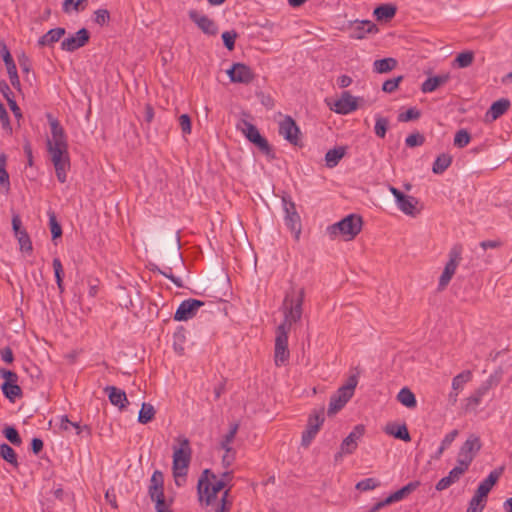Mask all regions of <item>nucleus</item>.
Masks as SVG:
<instances>
[{
  "instance_id": "f257e3e1",
  "label": "nucleus",
  "mask_w": 512,
  "mask_h": 512,
  "mask_svg": "<svg viewBox=\"0 0 512 512\" xmlns=\"http://www.w3.org/2000/svg\"><path fill=\"white\" fill-rule=\"evenodd\" d=\"M51 129V137L47 139V151L50 160L55 168V173L60 183L67 180V172L70 170V156L68 152V141L64 128L60 122L48 115Z\"/></svg>"
},
{
  "instance_id": "f03ea898",
  "label": "nucleus",
  "mask_w": 512,
  "mask_h": 512,
  "mask_svg": "<svg viewBox=\"0 0 512 512\" xmlns=\"http://www.w3.org/2000/svg\"><path fill=\"white\" fill-rule=\"evenodd\" d=\"M51 129V137L47 139V151L50 160L55 168V173L60 183L67 180V172L70 170V156L68 152V141L64 128L60 122L48 115Z\"/></svg>"
},
{
  "instance_id": "7ed1b4c3",
  "label": "nucleus",
  "mask_w": 512,
  "mask_h": 512,
  "mask_svg": "<svg viewBox=\"0 0 512 512\" xmlns=\"http://www.w3.org/2000/svg\"><path fill=\"white\" fill-rule=\"evenodd\" d=\"M304 298V288H291V290L286 293L282 304L284 321L279 325L284 326L285 331L289 332L291 325L301 320Z\"/></svg>"
},
{
  "instance_id": "20e7f679",
  "label": "nucleus",
  "mask_w": 512,
  "mask_h": 512,
  "mask_svg": "<svg viewBox=\"0 0 512 512\" xmlns=\"http://www.w3.org/2000/svg\"><path fill=\"white\" fill-rule=\"evenodd\" d=\"M222 490L225 491V483L218 481L217 475L209 469H205L197 485L199 500L206 505H212L216 500L217 494Z\"/></svg>"
},
{
  "instance_id": "39448f33",
  "label": "nucleus",
  "mask_w": 512,
  "mask_h": 512,
  "mask_svg": "<svg viewBox=\"0 0 512 512\" xmlns=\"http://www.w3.org/2000/svg\"><path fill=\"white\" fill-rule=\"evenodd\" d=\"M178 441L179 447H174L172 470L175 483L180 486L179 478L187 475L192 450L187 438H179Z\"/></svg>"
},
{
  "instance_id": "423d86ee",
  "label": "nucleus",
  "mask_w": 512,
  "mask_h": 512,
  "mask_svg": "<svg viewBox=\"0 0 512 512\" xmlns=\"http://www.w3.org/2000/svg\"><path fill=\"white\" fill-rule=\"evenodd\" d=\"M362 224L361 216L350 214L341 221L329 226L327 231L332 238L342 235L345 241H350L361 232Z\"/></svg>"
},
{
  "instance_id": "0eeeda50",
  "label": "nucleus",
  "mask_w": 512,
  "mask_h": 512,
  "mask_svg": "<svg viewBox=\"0 0 512 512\" xmlns=\"http://www.w3.org/2000/svg\"><path fill=\"white\" fill-rule=\"evenodd\" d=\"M237 129L240 130L245 137L253 143L257 148L268 158L274 159L275 154L267 139L263 137L257 127L247 120H241L237 124Z\"/></svg>"
},
{
  "instance_id": "6e6552de",
  "label": "nucleus",
  "mask_w": 512,
  "mask_h": 512,
  "mask_svg": "<svg viewBox=\"0 0 512 512\" xmlns=\"http://www.w3.org/2000/svg\"><path fill=\"white\" fill-rule=\"evenodd\" d=\"M356 386L357 378L355 376L349 377L347 383L341 386L336 393L331 396L327 411L328 415L336 414L346 405L352 398Z\"/></svg>"
},
{
  "instance_id": "1a4fd4ad",
  "label": "nucleus",
  "mask_w": 512,
  "mask_h": 512,
  "mask_svg": "<svg viewBox=\"0 0 512 512\" xmlns=\"http://www.w3.org/2000/svg\"><path fill=\"white\" fill-rule=\"evenodd\" d=\"M462 246L459 244L454 245L449 251V260L446 263L444 270L439 278L438 291H443L451 281L456 269L462 259Z\"/></svg>"
},
{
  "instance_id": "9d476101",
  "label": "nucleus",
  "mask_w": 512,
  "mask_h": 512,
  "mask_svg": "<svg viewBox=\"0 0 512 512\" xmlns=\"http://www.w3.org/2000/svg\"><path fill=\"white\" fill-rule=\"evenodd\" d=\"M324 409L321 408L319 410H315L308 418L306 429L302 433L301 445L303 447H308L318 431L320 430L322 424L324 423Z\"/></svg>"
},
{
  "instance_id": "9b49d317",
  "label": "nucleus",
  "mask_w": 512,
  "mask_h": 512,
  "mask_svg": "<svg viewBox=\"0 0 512 512\" xmlns=\"http://www.w3.org/2000/svg\"><path fill=\"white\" fill-rule=\"evenodd\" d=\"M288 333L284 326H278L276 330L274 361L276 366L284 365L289 360Z\"/></svg>"
},
{
  "instance_id": "f8f14e48",
  "label": "nucleus",
  "mask_w": 512,
  "mask_h": 512,
  "mask_svg": "<svg viewBox=\"0 0 512 512\" xmlns=\"http://www.w3.org/2000/svg\"><path fill=\"white\" fill-rule=\"evenodd\" d=\"M365 427L361 424L356 425L349 435L342 441L340 451L335 455V461H338L342 455L352 454L358 447V441L363 437Z\"/></svg>"
},
{
  "instance_id": "ddd939ff",
  "label": "nucleus",
  "mask_w": 512,
  "mask_h": 512,
  "mask_svg": "<svg viewBox=\"0 0 512 512\" xmlns=\"http://www.w3.org/2000/svg\"><path fill=\"white\" fill-rule=\"evenodd\" d=\"M283 208L285 212V222L287 227L295 233L296 239L299 238L301 232V221L300 216L296 211L295 203L290 197H282Z\"/></svg>"
},
{
  "instance_id": "4468645a",
  "label": "nucleus",
  "mask_w": 512,
  "mask_h": 512,
  "mask_svg": "<svg viewBox=\"0 0 512 512\" xmlns=\"http://www.w3.org/2000/svg\"><path fill=\"white\" fill-rule=\"evenodd\" d=\"M278 132L291 144L298 145L300 141V129L291 116H285L284 119L279 122Z\"/></svg>"
},
{
  "instance_id": "2eb2a0df",
  "label": "nucleus",
  "mask_w": 512,
  "mask_h": 512,
  "mask_svg": "<svg viewBox=\"0 0 512 512\" xmlns=\"http://www.w3.org/2000/svg\"><path fill=\"white\" fill-rule=\"evenodd\" d=\"M227 74L234 83L249 84L255 78L252 69L243 63H234L232 67L227 70Z\"/></svg>"
},
{
  "instance_id": "dca6fc26",
  "label": "nucleus",
  "mask_w": 512,
  "mask_h": 512,
  "mask_svg": "<svg viewBox=\"0 0 512 512\" xmlns=\"http://www.w3.org/2000/svg\"><path fill=\"white\" fill-rule=\"evenodd\" d=\"M203 305L204 303L197 299L184 300L178 306L174 314V319L176 321H187L193 318L196 315L198 309Z\"/></svg>"
},
{
  "instance_id": "f3484780",
  "label": "nucleus",
  "mask_w": 512,
  "mask_h": 512,
  "mask_svg": "<svg viewBox=\"0 0 512 512\" xmlns=\"http://www.w3.org/2000/svg\"><path fill=\"white\" fill-rule=\"evenodd\" d=\"M90 38V34L86 28H81L74 35L69 36L61 42V49L67 52H74L75 50L85 46Z\"/></svg>"
},
{
  "instance_id": "a211bd4d",
  "label": "nucleus",
  "mask_w": 512,
  "mask_h": 512,
  "mask_svg": "<svg viewBox=\"0 0 512 512\" xmlns=\"http://www.w3.org/2000/svg\"><path fill=\"white\" fill-rule=\"evenodd\" d=\"M357 98L352 96L350 92L344 91L341 94V97L335 101L333 106H330V109L333 110L337 114L347 115L358 108Z\"/></svg>"
},
{
  "instance_id": "6ab92c4d",
  "label": "nucleus",
  "mask_w": 512,
  "mask_h": 512,
  "mask_svg": "<svg viewBox=\"0 0 512 512\" xmlns=\"http://www.w3.org/2000/svg\"><path fill=\"white\" fill-rule=\"evenodd\" d=\"M420 486L419 481H412L409 482L407 485L403 486L401 489L397 490L396 492L390 494L386 499L377 502L375 510H380L383 507L392 504L394 502L401 501L405 497H407L410 493L415 491Z\"/></svg>"
},
{
  "instance_id": "aec40b11",
  "label": "nucleus",
  "mask_w": 512,
  "mask_h": 512,
  "mask_svg": "<svg viewBox=\"0 0 512 512\" xmlns=\"http://www.w3.org/2000/svg\"><path fill=\"white\" fill-rule=\"evenodd\" d=\"M189 18L192 22H194L200 30H202L205 34L215 35L218 32V27L216 23L207 17L206 15L200 13L197 10H190L188 12Z\"/></svg>"
},
{
  "instance_id": "412c9836",
  "label": "nucleus",
  "mask_w": 512,
  "mask_h": 512,
  "mask_svg": "<svg viewBox=\"0 0 512 512\" xmlns=\"http://www.w3.org/2000/svg\"><path fill=\"white\" fill-rule=\"evenodd\" d=\"M378 27L370 20L357 21L351 27V37L363 39L368 33H377Z\"/></svg>"
},
{
  "instance_id": "4be33fe9",
  "label": "nucleus",
  "mask_w": 512,
  "mask_h": 512,
  "mask_svg": "<svg viewBox=\"0 0 512 512\" xmlns=\"http://www.w3.org/2000/svg\"><path fill=\"white\" fill-rule=\"evenodd\" d=\"M104 391L107 393L109 401L112 405L117 406L119 409H124L128 405V399L125 391L115 387L107 386Z\"/></svg>"
},
{
  "instance_id": "5701e85b",
  "label": "nucleus",
  "mask_w": 512,
  "mask_h": 512,
  "mask_svg": "<svg viewBox=\"0 0 512 512\" xmlns=\"http://www.w3.org/2000/svg\"><path fill=\"white\" fill-rule=\"evenodd\" d=\"M504 469L505 467L501 466L491 471L489 475L482 482H480L476 490L488 496L493 486L498 482L499 478L502 476Z\"/></svg>"
},
{
  "instance_id": "b1692460",
  "label": "nucleus",
  "mask_w": 512,
  "mask_h": 512,
  "mask_svg": "<svg viewBox=\"0 0 512 512\" xmlns=\"http://www.w3.org/2000/svg\"><path fill=\"white\" fill-rule=\"evenodd\" d=\"M419 201L414 196L403 195L398 201V208L406 215L415 217L420 213V210L417 209Z\"/></svg>"
},
{
  "instance_id": "393cba45",
  "label": "nucleus",
  "mask_w": 512,
  "mask_h": 512,
  "mask_svg": "<svg viewBox=\"0 0 512 512\" xmlns=\"http://www.w3.org/2000/svg\"><path fill=\"white\" fill-rule=\"evenodd\" d=\"M450 79L449 74H442L426 79L421 85V91L423 93H430L435 91L441 85L446 84Z\"/></svg>"
},
{
  "instance_id": "a878e982",
  "label": "nucleus",
  "mask_w": 512,
  "mask_h": 512,
  "mask_svg": "<svg viewBox=\"0 0 512 512\" xmlns=\"http://www.w3.org/2000/svg\"><path fill=\"white\" fill-rule=\"evenodd\" d=\"M510 107V101L508 99L502 98L495 101L489 108L486 113V117L491 120H496L500 116H502Z\"/></svg>"
},
{
  "instance_id": "bb28decb",
  "label": "nucleus",
  "mask_w": 512,
  "mask_h": 512,
  "mask_svg": "<svg viewBox=\"0 0 512 512\" xmlns=\"http://www.w3.org/2000/svg\"><path fill=\"white\" fill-rule=\"evenodd\" d=\"M397 12V7L394 4H381L374 9V16L378 21H390Z\"/></svg>"
},
{
  "instance_id": "cd10ccee",
  "label": "nucleus",
  "mask_w": 512,
  "mask_h": 512,
  "mask_svg": "<svg viewBox=\"0 0 512 512\" xmlns=\"http://www.w3.org/2000/svg\"><path fill=\"white\" fill-rule=\"evenodd\" d=\"M66 33V30L64 28L58 27L49 30L46 34H44L42 37L38 40L39 46H50L56 42H58L62 36H64Z\"/></svg>"
},
{
  "instance_id": "c85d7f7f",
  "label": "nucleus",
  "mask_w": 512,
  "mask_h": 512,
  "mask_svg": "<svg viewBox=\"0 0 512 512\" xmlns=\"http://www.w3.org/2000/svg\"><path fill=\"white\" fill-rule=\"evenodd\" d=\"M481 447L482 443L480 437L475 434H471L462 444L460 449L475 458L477 453L481 450Z\"/></svg>"
},
{
  "instance_id": "c756f323",
  "label": "nucleus",
  "mask_w": 512,
  "mask_h": 512,
  "mask_svg": "<svg viewBox=\"0 0 512 512\" xmlns=\"http://www.w3.org/2000/svg\"><path fill=\"white\" fill-rule=\"evenodd\" d=\"M346 148L343 146H338L333 149H330L325 154V162L328 168H333L338 165L340 160L345 156Z\"/></svg>"
},
{
  "instance_id": "7c9ffc66",
  "label": "nucleus",
  "mask_w": 512,
  "mask_h": 512,
  "mask_svg": "<svg viewBox=\"0 0 512 512\" xmlns=\"http://www.w3.org/2000/svg\"><path fill=\"white\" fill-rule=\"evenodd\" d=\"M385 432L388 435L394 436L395 438L403 440L405 442H409L411 440L409 431H408L407 426L405 424H402V425H396V424L387 425L386 428H385Z\"/></svg>"
},
{
  "instance_id": "2f4dec72",
  "label": "nucleus",
  "mask_w": 512,
  "mask_h": 512,
  "mask_svg": "<svg viewBox=\"0 0 512 512\" xmlns=\"http://www.w3.org/2000/svg\"><path fill=\"white\" fill-rule=\"evenodd\" d=\"M397 66V60L391 57L374 61L373 70L377 73H388Z\"/></svg>"
},
{
  "instance_id": "473e14b6",
  "label": "nucleus",
  "mask_w": 512,
  "mask_h": 512,
  "mask_svg": "<svg viewBox=\"0 0 512 512\" xmlns=\"http://www.w3.org/2000/svg\"><path fill=\"white\" fill-rule=\"evenodd\" d=\"M397 400L407 408H415L417 405L414 393L407 387L402 388L397 394Z\"/></svg>"
},
{
  "instance_id": "72a5a7b5",
  "label": "nucleus",
  "mask_w": 512,
  "mask_h": 512,
  "mask_svg": "<svg viewBox=\"0 0 512 512\" xmlns=\"http://www.w3.org/2000/svg\"><path fill=\"white\" fill-rule=\"evenodd\" d=\"M460 478H461V476L459 475V471L452 469V470H450V472L447 476L441 478L437 482L435 488L437 491H443V490L449 488L452 484L459 481Z\"/></svg>"
},
{
  "instance_id": "f704fd0d",
  "label": "nucleus",
  "mask_w": 512,
  "mask_h": 512,
  "mask_svg": "<svg viewBox=\"0 0 512 512\" xmlns=\"http://www.w3.org/2000/svg\"><path fill=\"white\" fill-rule=\"evenodd\" d=\"M452 163V157L449 154L439 155L433 163L432 171L435 174H442Z\"/></svg>"
},
{
  "instance_id": "c9c22d12",
  "label": "nucleus",
  "mask_w": 512,
  "mask_h": 512,
  "mask_svg": "<svg viewBox=\"0 0 512 512\" xmlns=\"http://www.w3.org/2000/svg\"><path fill=\"white\" fill-rule=\"evenodd\" d=\"M155 409L150 403H143L138 415V422L141 424H147L151 422L155 417Z\"/></svg>"
},
{
  "instance_id": "e433bc0d",
  "label": "nucleus",
  "mask_w": 512,
  "mask_h": 512,
  "mask_svg": "<svg viewBox=\"0 0 512 512\" xmlns=\"http://www.w3.org/2000/svg\"><path fill=\"white\" fill-rule=\"evenodd\" d=\"M0 457L13 465L18 466L17 454L14 449L6 443L0 445Z\"/></svg>"
},
{
  "instance_id": "4c0bfd02",
  "label": "nucleus",
  "mask_w": 512,
  "mask_h": 512,
  "mask_svg": "<svg viewBox=\"0 0 512 512\" xmlns=\"http://www.w3.org/2000/svg\"><path fill=\"white\" fill-rule=\"evenodd\" d=\"M389 127V120L379 114L375 115L374 132L377 137L384 138Z\"/></svg>"
},
{
  "instance_id": "58836bf2",
  "label": "nucleus",
  "mask_w": 512,
  "mask_h": 512,
  "mask_svg": "<svg viewBox=\"0 0 512 512\" xmlns=\"http://www.w3.org/2000/svg\"><path fill=\"white\" fill-rule=\"evenodd\" d=\"M474 61V52L473 51H465L459 53L454 59V65L458 68H467L472 65Z\"/></svg>"
},
{
  "instance_id": "ea45409f",
  "label": "nucleus",
  "mask_w": 512,
  "mask_h": 512,
  "mask_svg": "<svg viewBox=\"0 0 512 512\" xmlns=\"http://www.w3.org/2000/svg\"><path fill=\"white\" fill-rule=\"evenodd\" d=\"M52 265H53V269H54L57 287H58L60 293H63L64 292V285H63L64 271H63L62 263L59 258H54Z\"/></svg>"
},
{
  "instance_id": "a19ab883",
  "label": "nucleus",
  "mask_w": 512,
  "mask_h": 512,
  "mask_svg": "<svg viewBox=\"0 0 512 512\" xmlns=\"http://www.w3.org/2000/svg\"><path fill=\"white\" fill-rule=\"evenodd\" d=\"M3 394L10 400L21 396V388L16 383L4 382L1 386Z\"/></svg>"
},
{
  "instance_id": "79ce46f5",
  "label": "nucleus",
  "mask_w": 512,
  "mask_h": 512,
  "mask_svg": "<svg viewBox=\"0 0 512 512\" xmlns=\"http://www.w3.org/2000/svg\"><path fill=\"white\" fill-rule=\"evenodd\" d=\"M472 378V373L469 370L463 371L456 375L452 380V389L454 391L461 390L465 383L469 382Z\"/></svg>"
},
{
  "instance_id": "37998d69",
  "label": "nucleus",
  "mask_w": 512,
  "mask_h": 512,
  "mask_svg": "<svg viewBox=\"0 0 512 512\" xmlns=\"http://www.w3.org/2000/svg\"><path fill=\"white\" fill-rule=\"evenodd\" d=\"M459 432L457 429L452 430L450 433H448L444 439L441 442L440 447L438 448L435 459H439L443 452L452 444V442L455 440V438L458 436Z\"/></svg>"
},
{
  "instance_id": "c03bdc74",
  "label": "nucleus",
  "mask_w": 512,
  "mask_h": 512,
  "mask_svg": "<svg viewBox=\"0 0 512 512\" xmlns=\"http://www.w3.org/2000/svg\"><path fill=\"white\" fill-rule=\"evenodd\" d=\"M238 424H234L231 426L229 432L224 436L223 440L220 443V446L225 452H231L233 449L230 444L233 442L235 435L238 431Z\"/></svg>"
},
{
  "instance_id": "a18cd8bd",
  "label": "nucleus",
  "mask_w": 512,
  "mask_h": 512,
  "mask_svg": "<svg viewBox=\"0 0 512 512\" xmlns=\"http://www.w3.org/2000/svg\"><path fill=\"white\" fill-rule=\"evenodd\" d=\"M87 1L88 0H64L63 11L65 13H70L72 9L77 12L83 11L86 7Z\"/></svg>"
},
{
  "instance_id": "49530a36",
  "label": "nucleus",
  "mask_w": 512,
  "mask_h": 512,
  "mask_svg": "<svg viewBox=\"0 0 512 512\" xmlns=\"http://www.w3.org/2000/svg\"><path fill=\"white\" fill-rule=\"evenodd\" d=\"M48 217L52 239L55 240L62 236V228L59 222L57 221V217L54 212H49Z\"/></svg>"
},
{
  "instance_id": "de8ad7c7",
  "label": "nucleus",
  "mask_w": 512,
  "mask_h": 512,
  "mask_svg": "<svg viewBox=\"0 0 512 512\" xmlns=\"http://www.w3.org/2000/svg\"><path fill=\"white\" fill-rule=\"evenodd\" d=\"M230 488L223 491L220 502L215 512H229L232 507V499L229 498Z\"/></svg>"
},
{
  "instance_id": "09e8293b",
  "label": "nucleus",
  "mask_w": 512,
  "mask_h": 512,
  "mask_svg": "<svg viewBox=\"0 0 512 512\" xmlns=\"http://www.w3.org/2000/svg\"><path fill=\"white\" fill-rule=\"evenodd\" d=\"M3 434L6 439L15 446H20L22 443V439L18 433V431L13 426H7L3 430Z\"/></svg>"
},
{
  "instance_id": "8fccbe9b",
  "label": "nucleus",
  "mask_w": 512,
  "mask_h": 512,
  "mask_svg": "<svg viewBox=\"0 0 512 512\" xmlns=\"http://www.w3.org/2000/svg\"><path fill=\"white\" fill-rule=\"evenodd\" d=\"M470 134L465 129H460L456 132L454 137V145L458 148H464L470 142Z\"/></svg>"
},
{
  "instance_id": "3c124183",
  "label": "nucleus",
  "mask_w": 512,
  "mask_h": 512,
  "mask_svg": "<svg viewBox=\"0 0 512 512\" xmlns=\"http://www.w3.org/2000/svg\"><path fill=\"white\" fill-rule=\"evenodd\" d=\"M16 238L18 240L20 250L22 252L31 254L33 251V246H32V242H31V239H30L28 233L27 232L20 233V235L16 236Z\"/></svg>"
},
{
  "instance_id": "603ef678",
  "label": "nucleus",
  "mask_w": 512,
  "mask_h": 512,
  "mask_svg": "<svg viewBox=\"0 0 512 512\" xmlns=\"http://www.w3.org/2000/svg\"><path fill=\"white\" fill-rule=\"evenodd\" d=\"M380 483L374 478H366L356 484V489L360 491H369L378 487Z\"/></svg>"
},
{
  "instance_id": "864d4df0",
  "label": "nucleus",
  "mask_w": 512,
  "mask_h": 512,
  "mask_svg": "<svg viewBox=\"0 0 512 512\" xmlns=\"http://www.w3.org/2000/svg\"><path fill=\"white\" fill-rule=\"evenodd\" d=\"M421 113L416 108H409L406 112L400 113L398 115V121L400 122H409L413 120H417L420 117Z\"/></svg>"
},
{
  "instance_id": "5fc2aeb1",
  "label": "nucleus",
  "mask_w": 512,
  "mask_h": 512,
  "mask_svg": "<svg viewBox=\"0 0 512 512\" xmlns=\"http://www.w3.org/2000/svg\"><path fill=\"white\" fill-rule=\"evenodd\" d=\"M153 271L154 272L157 271L160 274H162L164 277L170 279L177 287L183 286L182 280L179 277H176L173 275L171 267H165L164 269H160V268L156 267L155 269H153Z\"/></svg>"
},
{
  "instance_id": "6e6d98bb",
  "label": "nucleus",
  "mask_w": 512,
  "mask_h": 512,
  "mask_svg": "<svg viewBox=\"0 0 512 512\" xmlns=\"http://www.w3.org/2000/svg\"><path fill=\"white\" fill-rule=\"evenodd\" d=\"M110 21V13L107 9H98L94 12V22L100 26Z\"/></svg>"
},
{
  "instance_id": "4d7b16f0",
  "label": "nucleus",
  "mask_w": 512,
  "mask_h": 512,
  "mask_svg": "<svg viewBox=\"0 0 512 512\" xmlns=\"http://www.w3.org/2000/svg\"><path fill=\"white\" fill-rule=\"evenodd\" d=\"M237 33L235 31H225L222 33V39L225 47L228 50H233L235 47V40L237 38Z\"/></svg>"
},
{
  "instance_id": "13d9d810",
  "label": "nucleus",
  "mask_w": 512,
  "mask_h": 512,
  "mask_svg": "<svg viewBox=\"0 0 512 512\" xmlns=\"http://www.w3.org/2000/svg\"><path fill=\"white\" fill-rule=\"evenodd\" d=\"M424 141H425V138L422 134L412 133V134L408 135L407 138L405 139V144H406V146L413 148V147L422 145L424 143Z\"/></svg>"
},
{
  "instance_id": "bf43d9fd",
  "label": "nucleus",
  "mask_w": 512,
  "mask_h": 512,
  "mask_svg": "<svg viewBox=\"0 0 512 512\" xmlns=\"http://www.w3.org/2000/svg\"><path fill=\"white\" fill-rule=\"evenodd\" d=\"M402 79L403 76H398L396 78L386 80L382 85V90L386 93L394 92L398 88L399 83L402 81Z\"/></svg>"
},
{
  "instance_id": "052dcab7",
  "label": "nucleus",
  "mask_w": 512,
  "mask_h": 512,
  "mask_svg": "<svg viewBox=\"0 0 512 512\" xmlns=\"http://www.w3.org/2000/svg\"><path fill=\"white\" fill-rule=\"evenodd\" d=\"M0 122L5 130L12 131L9 114L5 106L0 102Z\"/></svg>"
},
{
  "instance_id": "680f3d73",
  "label": "nucleus",
  "mask_w": 512,
  "mask_h": 512,
  "mask_svg": "<svg viewBox=\"0 0 512 512\" xmlns=\"http://www.w3.org/2000/svg\"><path fill=\"white\" fill-rule=\"evenodd\" d=\"M7 73L9 75L10 82L12 86L16 89H20V80L17 73L16 65L7 67Z\"/></svg>"
},
{
  "instance_id": "e2e57ef3",
  "label": "nucleus",
  "mask_w": 512,
  "mask_h": 512,
  "mask_svg": "<svg viewBox=\"0 0 512 512\" xmlns=\"http://www.w3.org/2000/svg\"><path fill=\"white\" fill-rule=\"evenodd\" d=\"M149 486L164 488V476L159 470H155L151 476Z\"/></svg>"
},
{
  "instance_id": "0e129e2a",
  "label": "nucleus",
  "mask_w": 512,
  "mask_h": 512,
  "mask_svg": "<svg viewBox=\"0 0 512 512\" xmlns=\"http://www.w3.org/2000/svg\"><path fill=\"white\" fill-rule=\"evenodd\" d=\"M179 125L184 134L191 133V119L187 114H182L179 117Z\"/></svg>"
},
{
  "instance_id": "69168bd1",
  "label": "nucleus",
  "mask_w": 512,
  "mask_h": 512,
  "mask_svg": "<svg viewBox=\"0 0 512 512\" xmlns=\"http://www.w3.org/2000/svg\"><path fill=\"white\" fill-rule=\"evenodd\" d=\"M153 502L155 503L156 512H172L170 508L171 504L166 501L165 497L157 499Z\"/></svg>"
},
{
  "instance_id": "338daca9",
  "label": "nucleus",
  "mask_w": 512,
  "mask_h": 512,
  "mask_svg": "<svg viewBox=\"0 0 512 512\" xmlns=\"http://www.w3.org/2000/svg\"><path fill=\"white\" fill-rule=\"evenodd\" d=\"M148 494L150 496V499L152 501H155L160 498H164V488H159L155 486H149L148 487Z\"/></svg>"
},
{
  "instance_id": "774afa93",
  "label": "nucleus",
  "mask_w": 512,
  "mask_h": 512,
  "mask_svg": "<svg viewBox=\"0 0 512 512\" xmlns=\"http://www.w3.org/2000/svg\"><path fill=\"white\" fill-rule=\"evenodd\" d=\"M484 508V503L471 498L466 512H482Z\"/></svg>"
}]
</instances>
